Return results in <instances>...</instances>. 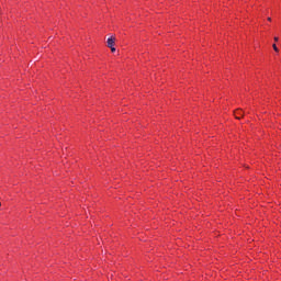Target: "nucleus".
Here are the masks:
<instances>
[{
  "instance_id": "nucleus-1",
  "label": "nucleus",
  "mask_w": 281,
  "mask_h": 281,
  "mask_svg": "<svg viewBox=\"0 0 281 281\" xmlns=\"http://www.w3.org/2000/svg\"><path fill=\"white\" fill-rule=\"evenodd\" d=\"M114 45H115V38L113 37L108 38V47H110L111 52H115Z\"/></svg>"
},
{
  "instance_id": "nucleus-2",
  "label": "nucleus",
  "mask_w": 281,
  "mask_h": 281,
  "mask_svg": "<svg viewBox=\"0 0 281 281\" xmlns=\"http://www.w3.org/2000/svg\"><path fill=\"white\" fill-rule=\"evenodd\" d=\"M272 47H273L274 52H280V50L278 49V46H277L276 44H273Z\"/></svg>"
},
{
  "instance_id": "nucleus-3",
  "label": "nucleus",
  "mask_w": 281,
  "mask_h": 281,
  "mask_svg": "<svg viewBox=\"0 0 281 281\" xmlns=\"http://www.w3.org/2000/svg\"><path fill=\"white\" fill-rule=\"evenodd\" d=\"M276 43H278V37H274Z\"/></svg>"
}]
</instances>
